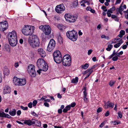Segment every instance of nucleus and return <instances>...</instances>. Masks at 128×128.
<instances>
[{"label": "nucleus", "mask_w": 128, "mask_h": 128, "mask_svg": "<svg viewBox=\"0 0 128 128\" xmlns=\"http://www.w3.org/2000/svg\"><path fill=\"white\" fill-rule=\"evenodd\" d=\"M34 26L26 25L24 26L22 31L24 35H30L28 39V42L30 46L33 48H37L40 46L39 39L36 36L32 35L34 33Z\"/></svg>", "instance_id": "obj_1"}, {"label": "nucleus", "mask_w": 128, "mask_h": 128, "mask_svg": "<svg viewBox=\"0 0 128 128\" xmlns=\"http://www.w3.org/2000/svg\"><path fill=\"white\" fill-rule=\"evenodd\" d=\"M8 38L10 44L12 46H16L17 43V36L15 31L10 32L8 34Z\"/></svg>", "instance_id": "obj_2"}, {"label": "nucleus", "mask_w": 128, "mask_h": 128, "mask_svg": "<svg viewBox=\"0 0 128 128\" xmlns=\"http://www.w3.org/2000/svg\"><path fill=\"white\" fill-rule=\"evenodd\" d=\"M67 37L72 41H76L78 38V34L74 30L71 31H68L66 33Z\"/></svg>", "instance_id": "obj_3"}, {"label": "nucleus", "mask_w": 128, "mask_h": 128, "mask_svg": "<svg viewBox=\"0 0 128 128\" xmlns=\"http://www.w3.org/2000/svg\"><path fill=\"white\" fill-rule=\"evenodd\" d=\"M71 59L70 56L68 54L64 55L63 58V65L66 66H69L71 64Z\"/></svg>", "instance_id": "obj_4"}, {"label": "nucleus", "mask_w": 128, "mask_h": 128, "mask_svg": "<svg viewBox=\"0 0 128 128\" xmlns=\"http://www.w3.org/2000/svg\"><path fill=\"white\" fill-rule=\"evenodd\" d=\"M27 71L32 77H35L36 75V72L35 70L34 66L32 64H30L28 66Z\"/></svg>", "instance_id": "obj_5"}, {"label": "nucleus", "mask_w": 128, "mask_h": 128, "mask_svg": "<svg viewBox=\"0 0 128 128\" xmlns=\"http://www.w3.org/2000/svg\"><path fill=\"white\" fill-rule=\"evenodd\" d=\"M41 27V30L46 35H49L51 31V29L50 26L48 25H42L40 26Z\"/></svg>", "instance_id": "obj_6"}, {"label": "nucleus", "mask_w": 128, "mask_h": 128, "mask_svg": "<svg viewBox=\"0 0 128 128\" xmlns=\"http://www.w3.org/2000/svg\"><path fill=\"white\" fill-rule=\"evenodd\" d=\"M64 18L68 22L70 23L74 22L77 19V18L76 16H71L70 14H65Z\"/></svg>", "instance_id": "obj_7"}, {"label": "nucleus", "mask_w": 128, "mask_h": 128, "mask_svg": "<svg viewBox=\"0 0 128 128\" xmlns=\"http://www.w3.org/2000/svg\"><path fill=\"white\" fill-rule=\"evenodd\" d=\"M56 45L55 40L53 39H51L50 40L47 46V50L49 52H51L54 49Z\"/></svg>", "instance_id": "obj_8"}, {"label": "nucleus", "mask_w": 128, "mask_h": 128, "mask_svg": "<svg viewBox=\"0 0 128 128\" xmlns=\"http://www.w3.org/2000/svg\"><path fill=\"white\" fill-rule=\"evenodd\" d=\"M40 71H46L48 69V66L46 62L43 59L40 58Z\"/></svg>", "instance_id": "obj_9"}, {"label": "nucleus", "mask_w": 128, "mask_h": 128, "mask_svg": "<svg viewBox=\"0 0 128 128\" xmlns=\"http://www.w3.org/2000/svg\"><path fill=\"white\" fill-rule=\"evenodd\" d=\"M56 12L58 13H62L65 10L64 4H62L56 6L55 8Z\"/></svg>", "instance_id": "obj_10"}, {"label": "nucleus", "mask_w": 128, "mask_h": 128, "mask_svg": "<svg viewBox=\"0 0 128 128\" xmlns=\"http://www.w3.org/2000/svg\"><path fill=\"white\" fill-rule=\"evenodd\" d=\"M8 24L6 22L0 23V30L4 31L8 28Z\"/></svg>", "instance_id": "obj_11"}, {"label": "nucleus", "mask_w": 128, "mask_h": 128, "mask_svg": "<svg viewBox=\"0 0 128 128\" xmlns=\"http://www.w3.org/2000/svg\"><path fill=\"white\" fill-rule=\"evenodd\" d=\"M13 83L16 86H20V78L14 77L13 78Z\"/></svg>", "instance_id": "obj_12"}, {"label": "nucleus", "mask_w": 128, "mask_h": 128, "mask_svg": "<svg viewBox=\"0 0 128 128\" xmlns=\"http://www.w3.org/2000/svg\"><path fill=\"white\" fill-rule=\"evenodd\" d=\"M33 119H32V120H23L22 121H24V124H26L29 126H30L33 124H35V122L34 121H32V120Z\"/></svg>", "instance_id": "obj_13"}, {"label": "nucleus", "mask_w": 128, "mask_h": 128, "mask_svg": "<svg viewBox=\"0 0 128 128\" xmlns=\"http://www.w3.org/2000/svg\"><path fill=\"white\" fill-rule=\"evenodd\" d=\"M10 88L9 86H6L4 88L3 92V93L4 94L10 93Z\"/></svg>", "instance_id": "obj_14"}, {"label": "nucleus", "mask_w": 128, "mask_h": 128, "mask_svg": "<svg viewBox=\"0 0 128 128\" xmlns=\"http://www.w3.org/2000/svg\"><path fill=\"white\" fill-rule=\"evenodd\" d=\"M104 104L105 105L107 106V108H112L114 107V103L110 102V101H108L106 102H105Z\"/></svg>", "instance_id": "obj_15"}, {"label": "nucleus", "mask_w": 128, "mask_h": 128, "mask_svg": "<svg viewBox=\"0 0 128 128\" xmlns=\"http://www.w3.org/2000/svg\"><path fill=\"white\" fill-rule=\"evenodd\" d=\"M54 60L55 62L56 63L59 64L60 63L62 60V57L61 55L58 56L54 58Z\"/></svg>", "instance_id": "obj_16"}, {"label": "nucleus", "mask_w": 128, "mask_h": 128, "mask_svg": "<svg viewBox=\"0 0 128 128\" xmlns=\"http://www.w3.org/2000/svg\"><path fill=\"white\" fill-rule=\"evenodd\" d=\"M26 80L25 78H20V86H22L25 85L26 84Z\"/></svg>", "instance_id": "obj_17"}, {"label": "nucleus", "mask_w": 128, "mask_h": 128, "mask_svg": "<svg viewBox=\"0 0 128 128\" xmlns=\"http://www.w3.org/2000/svg\"><path fill=\"white\" fill-rule=\"evenodd\" d=\"M61 53L59 50L55 51L53 54L54 58L58 56H61Z\"/></svg>", "instance_id": "obj_18"}, {"label": "nucleus", "mask_w": 128, "mask_h": 128, "mask_svg": "<svg viewBox=\"0 0 128 128\" xmlns=\"http://www.w3.org/2000/svg\"><path fill=\"white\" fill-rule=\"evenodd\" d=\"M46 55L45 51L42 48H40V57L44 58Z\"/></svg>", "instance_id": "obj_19"}, {"label": "nucleus", "mask_w": 128, "mask_h": 128, "mask_svg": "<svg viewBox=\"0 0 128 128\" xmlns=\"http://www.w3.org/2000/svg\"><path fill=\"white\" fill-rule=\"evenodd\" d=\"M36 65L39 68L38 70H37V72L39 74H40V58H39L38 60L36 62Z\"/></svg>", "instance_id": "obj_20"}, {"label": "nucleus", "mask_w": 128, "mask_h": 128, "mask_svg": "<svg viewBox=\"0 0 128 128\" xmlns=\"http://www.w3.org/2000/svg\"><path fill=\"white\" fill-rule=\"evenodd\" d=\"M9 114L12 116H15L16 114V110L14 109H13L9 112Z\"/></svg>", "instance_id": "obj_21"}, {"label": "nucleus", "mask_w": 128, "mask_h": 128, "mask_svg": "<svg viewBox=\"0 0 128 128\" xmlns=\"http://www.w3.org/2000/svg\"><path fill=\"white\" fill-rule=\"evenodd\" d=\"M125 34V32L123 30H121L119 34L117 36L120 38H122L123 36Z\"/></svg>", "instance_id": "obj_22"}, {"label": "nucleus", "mask_w": 128, "mask_h": 128, "mask_svg": "<svg viewBox=\"0 0 128 128\" xmlns=\"http://www.w3.org/2000/svg\"><path fill=\"white\" fill-rule=\"evenodd\" d=\"M9 70L8 68H5L4 70V75L7 76L9 74Z\"/></svg>", "instance_id": "obj_23"}, {"label": "nucleus", "mask_w": 128, "mask_h": 128, "mask_svg": "<svg viewBox=\"0 0 128 128\" xmlns=\"http://www.w3.org/2000/svg\"><path fill=\"white\" fill-rule=\"evenodd\" d=\"M46 35L44 34H42V41L43 42H45L46 40Z\"/></svg>", "instance_id": "obj_24"}, {"label": "nucleus", "mask_w": 128, "mask_h": 128, "mask_svg": "<svg viewBox=\"0 0 128 128\" xmlns=\"http://www.w3.org/2000/svg\"><path fill=\"white\" fill-rule=\"evenodd\" d=\"M78 78L76 77L75 78H73L72 80V82L73 83H76L78 82Z\"/></svg>", "instance_id": "obj_25"}, {"label": "nucleus", "mask_w": 128, "mask_h": 128, "mask_svg": "<svg viewBox=\"0 0 128 128\" xmlns=\"http://www.w3.org/2000/svg\"><path fill=\"white\" fill-rule=\"evenodd\" d=\"M58 41L60 44H62L63 39L61 36H58Z\"/></svg>", "instance_id": "obj_26"}, {"label": "nucleus", "mask_w": 128, "mask_h": 128, "mask_svg": "<svg viewBox=\"0 0 128 128\" xmlns=\"http://www.w3.org/2000/svg\"><path fill=\"white\" fill-rule=\"evenodd\" d=\"M89 65L87 63H86L85 64L81 66L82 68L84 69H86L88 67Z\"/></svg>", "instance_id": "obj_27"}, {"label": "nucleus", "mask_w": 128, "mask_h": 128, "mask_svg": "<svg viewBox=\"0 0 128 128\" xmlns=\"http://www.w3.org/2000/svg\"><path fill=\"white\" fill-rule=\"evenodd\" d=\"M113 47V46L111 44H109L108 45V47L106 48V50L108 51H110Z\"/></svg>", "instance_id": "obj_28"}, {"label": "nucleus", "mask_w": 128, "mask_h": 128, "mask_svg": "<svg viewBox=\"0 0 128 128\" xmlns=\"http://www.w3.org/2000/svg\"><path fill=\"white\" fill-rule=\"evenodd\" d=\"M116 82V81L114 80H111L109 82V85L111 87Z\"/></svg>", "instance_id": "obj_29"}, {"label": "nucleus", "mask_w": 128, "mask_h": 128, "mask_svg": "<svg viewBox=\"0 0 128 128\" xmlns=\"http://www.w3.org/2000/svg\"><path fill=\"white\" fill-rule=\"evenodd\" d=\"M122 43V42H118L114 45V46L115 48H117L120 46Z\"/></svg>", "instance_id": "obj_30"}, {"label": "nucleus", "mask_w": 128, "mask_h": 128, "mask_svg": "<svg viewBox=\"0 0 128 128\" xmlns=\"http://www.w3.org/2000/svg\"><path fill=\"white\" fill-rule=\"evenodd\" d=\"M106 7L104 6H103L101 7V9L103 10V11L104 12H106L108 11V10L107 9H106Z\"/></svg>", "instance_id": "obj_31"}, {"label": "nucleus", "mask_w": 128, "mask_h": 128, "mask_svg": "<svg viewBox=\"0 0 128 128\" xmlns=\"http://www.w3.org/2000/svg\"><path fill=\"white\" fill-rule=\"evenodd\" d=\"M5 114L4 112H0V117L4 118L5 116Z\"/></svg>", "instance_id": "obj_32"}, {"label": "nucleus", "mask_w": 128, "mask_h": 128, "mask_svg": "<svg viewBox=\"0 0 128 128\" xmlns=\"http://www.w3.org/2000/svg\"><path fill=\"white\" fill-rule=\"evenodd\" d=\"M70 105L71 107L73 108L76 105V103L74 102H72Z\"/></svg>", "instance_id": "obj_33"}, {"label": "nucleus", "mask_w": 128, "mask_h": 128, "mask_svg": "<svg viewBox=\"0 0 128 128\" xmlns=\"http://www.w3.org/2000/svg\"><path fill=\"white\" fill-rule=\"evenodd\" d=\"M118 59V57L117 56H115L114 57H113L112 58V60L114 61H117Z\"/></svg>", "instance_id": "obj_34"}, {"label": "nucleus", "mask_w": 128, "mask_h": 128, "mask_svg": "<svg viewBox=\"0 0 128 128\" xmlns=\"http://www.w3.org/2000/svg\"><path fill=\"white\" fill-rule=\"evenodd\" d=\"M90 70V69L88 68L86 70L84 71L83 73V74L84 75L85 74H87V73H88L89 72Z\"/></svg>", "instance_id": "obj_35"}, {"label": "nucleus", "mask_w": 128, "mask_h": 128, "mask_svg": "<svg viewBox=\"0 0 128 128\" xmlns=\"http://www.w3.org/2000/svg\"><path fill=\"white\" fill-rule=\"evenodd\" d=\"M118 117H119L120 118H121L122 117V114L121 112L119 111L118 112Z\"/></svg>", "instance_id": "obj_36"}, {"label": "nucleus", "mask_w": 128, "mask_h": 128, "mask_svg": "<svg viewBox=\"0 0 128 128\" xmlns=\"http://www.w3.org/2000/svg\"><path fill=\"white\" fill-rule=\"evenodd\" d=\"M123 2H122V3L121 4L119 7V9L120 10V11H122L124 10V8H122V4H123Z\"/></svg>", "instance_id": "obj_37"}, {"label": "nucleus", "mask_w": 128, "mask_h": 128, "mask_svg": "<svg viewBox=\"0 0 128 128\" xmlns=\"http://www.w3.org/2000/svg\"><path fill=\"white\" fill-rule=\"evenodd\" d=\"M44 105L46 107H49V104L46 102H44Z\"/></svg>", "instance_id": "obj_38"}, {"label": "nucleus", "mask_w": 128, "mask_h": 128, "mask_svg": "<svg viewBox=\"0 0 128 128\" xmlns=\"http://www.w3.org/2000/svg\"><path fill=\"white\" fill-rule=\"evenodd\" d=\"M102 111V108H99L97 109V112L98 113H99Z\"/></svg>", "instance_id": "obj_39"}, {"label": "nucleus", "mask_w": 128, "mask_h": 128, "mask_svg": "<svg viewBox=\"0 0 128 128\" xmlns=\"http://www.w3.org/2000/svg\"><path fill=\"white\" fill-rule=\"evenodd\" d=\"M84 102L86 103H88V98H87L86 97L85 98V97H84Z\"/></svg>", "instance_id": "obj_40"}, {"label": "nucleus", "mask_w": 128, "mask_h": 128, "mask_svg": "<svg viewBox=\"0 0 128 128\" xmlns=\"http://www.w3.org/2000/svg\"><path fill=\"white\" fill-rule=\"evenodd\" d=\"M20 108L22 109L23 110H26L28 108L27 107H25L22 106H20Z\"/></svg>", "instance_id": "obj_41"}, {"label": "nucleus", "mask_w": 128, "mask_h": 128, "mask_svg": "<svg viewBox=\"0 0 128 128\" xmlns=\"http://www.w3.org/2000/svg\"><path fill=\"white\" fill-rule=\"evenodd\" d=\"M37 103V101L36 100H34L32 102L33 106H36Z\"/></svg>", "instance_id": "obj_42"}, {"label": "nucleus", "mask_w": 128, "mask_h": 128, "mask_svg": "<svg viewBox=\"0 0 128 128\" xmlns=\"http://www.w3.org/2000/svg\"><path fill=\"white\" fill-rule=\"evenodd\" d=\"M105 125V123L104 122H102L99 126V127L100 128L102 127Z\"/></svg>", "instance_id": "obj_43"}, {"label": "nucleus", "mask_w": 128, "mask_h": 128, "mask_svg": "<svg viewBox=\"0 0 128 128\" xmlns=\"http://www.w3.org/2000/svg\"><path fill=\"white\" fill-rule=\"evenodd\" d=\"M122 47L123 49L124 50L127 47V46L126 44H124L122 46Z\"/></svg>", "instance_id": "obj_44"}, {"label": "nucleus", "mask_w": 128, "mask_h": 128, "mask_svg": "<svg viewBox=\"0 0 128 128\" xmlns=\"http://www.w3.org/2000/svg\"><path fill=\"white\" fill-rule=\"evenodd\" d=\"M110 115V112L109 111H107L105 113V115L106 116H108Z\"/></svg>", "instance_id": "obj_45"}, {"label": "nucleus", "mask_w": 128, "mask_h": 128, "mask_svg": "<svg viewBox=\"0 0 128 128\" xmlns=\"http://www.w3.org/2000/svg\"><path fill=\"white\" fill-rule=\"evenodd\" d=\"M32 102H30L28 104V106L30 108H31L32 107Z\"/></svg>", "instance_id": "obj_46"}, {"label": "nucleus", "mask_w": 128, "mask_h": 128, "mask_svg": "<svg viewBox=\"0 0 128 128\" xmlns=\"http://www.w3.org/2000/svg\"><path fill=\"white\" fill-rule=\"evenodd\" d=\"M83 93L84 97H85V98L86 97L87 92H86V91H84Z\"/></svg>", "instance_id": "obj_47"}, {"label": "nucleus", "mask_w": 128, "mask_h": 128, "mask_svg": "<svg viewBox=\"0 0 128 128\" xmlns=\"http://www.w3.org/2000/svg\"><path fill=\"white\" fill-rule=\"evenodd\" d=\"M65 108H66L68 110H69L70 109L71 107L70 106V105H69L66 106L65 107Z\"/></svg>", "instance_id": "obj_48"}, {"label": "nucleus", "mask_w": 128, "mask_h": 128, "mask_svg": "<svg viewBox=\"0 0 128 128\" xmlns=\"http://www.w3.org/2000/svg\"><path fill=\"white\" fill-rule=\"evenodd\" d=\"M21 112L20 110H18L17 112V114L18 116H20L21 114Z\"/></svg>", "instance_id": "obj_49"}, {"label": "nucleus", "mask_w": 128, "mask_h": 128, "mask_svg": "<svg viewBox=\"0 0 128 128\" xmlns=\"http://www.w3.org/2000/svg\"><path fill=\"white\" fill-rule=\"evenodd\" d=\"M92 50H88V55H90L92 53Z\"/></svg>", "instance_id": "obj_50"}, {"label": "nucleus", "mask_w": 128, "mask_h": 128, "mask_svg": "<svg viewBox=\"0 0 128 128\" xmlns=\"http://www.w3.org/2000/svg\"><path fill=\"white\" fill-rule=\"evenodd\" d=\"M4 117L7 118H10L11 117V116L9 114H5V116Z\"/></svg>", "instance_id": "obj_51"}, {"label": "nucleus", "mask_w": 128, "mask_h": 128, "mask_svg": "<svg viewBox=\"0 0 128 128\" xmlns=\"http://www.w3.org/2000/svg\"><path fill=\"white\" fill-rule=\"evenodd\" d=\"M121 0H116L115 4H120L121 2Z\"/></svg>", "instance_id": "obj_52"}, {"label": "nucleus", "mask_w": 128, "mask_h": 128, "mask_svg": "<svg viewBox=\"0 0 128 128\" xmlns=\"http://www.w3.org/2000/svg\"><path fill=\"white\" fill-rule=\"evenodd\" d=\"M58 114H61L62 112V110L61 109H58Z\"/></svg>", "instance_id": "obj_53"}, {"label": "nucleus", "mask_w": 128, "mask_h": 128, "mask_svg": "<svg viewBox=\"0 0 128 128\" xmlns=\"http://www.w3.org/2000/svg\"><path fill=\"white\" fill-rule=\"evenodd\" d=\"M111 17V18L113 19H115V18H117V16H116L113 14L112 15Z\"/></svg>", "instance_id": "obj_54"}, {"label": "nucleus", "mask_w": 128, "mask_h": 128, "mask_svg": "<svg viewBox=\"0 0 128 128\" xmlns=\"http://www.w3.org/2000/svg\"><path fill=\"white\" fill-rule=\"evenodd\" d=\"M87 2L88 1H87L86 0H82L81 1L80 3H84V4H86Z\"/></svg>", "instance_id": "obj_55"}, {"label": "nucleus", "mask_w": 128, "mask_h": 128, "mask_svg": "<svg viewBox=\"0 0 128 128\" xmlns=\"http://www.w3.org/2000/svg\"><path fill=\"white\" fill-rule=\"evenodd\" d=\"M90 11L91 13H93V14L95 12V11L92 8L90 10Z\"/></svg>", "instance_id": "obj_56"}, {"label": "nucleus", "mask_w": 128, "mask_h": 128, "mask_svg": "<svg viewBox=\"0 0 128 128\" xmlns=\"http://www.w3.org/2000/svg\"><path fill=\"white\" fill-rule=\"evenodd\" d=\"M91 8L90 6H88L86 8V10L87 11H90Z\"/></svg>", "instance_id": "obj_57"}, {"label": "nucleus", "mask_w": 128, "mask_h": 128, "mask_svg": "<svg viewBox=\"0 0 128 128\" xmlns=\"http://www.w3.org/2000/svg\"><path fill=\"white\" fill-rule=\"evenodd\" d=\"M96 66V65H94L93 66H92L91 68H89L90 70H93L94 68H95Z\"/></svg>", "instance_id": "obj_58"}, {"label": "nucleus", "mask_w": 128, "mask_h": 128, "mask_svg": "<svg viewBox=\"0 0 128 128\" xmlns=\"http://www.w3.org/2000/svg\"><path fill=\"white\" fill-rule=\"evenodd\" d=\"M116 54H117V52H116V50H114L113 51L112 53V54L114 56Z\"/></svg>", "instance_id": "obj_59"}, {"label": "nucleus", "mask_w": 128, "mask_h": 128, "mask_svg": "<svg viewBox=\"0 0 128 128\" xmlns=\"http://www.w3.org/2000/svg\"><path fill=\"white\" fill-rule=\"evenodd\" d=\"M50 100L49 99H44V102H50Z\"/></svg>", "instance_id": "obj_60"}, {"label": "nucleus", "mask_w": 128, "mask_h": 128, "mask_svg": "<svg viewBox=\"0 0 128 128\" xmlns=\"http://www.w3.org/2000/svg\"><path fill=\"white\" fill-rule=\"evenodd\" d=\"M68 110L66 108H65L63 110V111L64 112L66 113V112Z\"/></svg>", "instance_id": "obj_61"}, {"label": "nucleus", "mask_w": 128, "mask_h": 128, "mask_svg": "<svg viewBox=\"0 0 128 128\" xmlns=\"http://www.w3.org/2000/svg\"><path fill=\"white\" fill-rule=\"evenodd\" d=\"M110 10H112V11H114L115 10L116 7L114 6H113L112 8H110Z\"/></svg>", "instance_id": "obj_62"}, {"label": "nucleus", "mask_w": 128, "mask_h": 128, "mask_svg": "<svg viewBox=\"0 0 128 128\" xmlns=\"http://www.w3.org/2000/svg\"><path fill=\"white\" fill-rule=\"evenodd\" d=\"M43 126L44 128H46L48 127V125L46 124H43Z\"/></svg>", "instance_id": "obj_63"}, {"label": "nucleus", "mask_w": 128, "mask_h": 128, "mask_svg": "<svg viewBox=\"0 0 128 128\" xmlns=\"http://www.w3.org/2000/svg\"><path fill=\"white\" fill-rule=\"evenodd\" d=\"M19 66L18 63L16 62L14 66L16 68H17Z\"/></svg>", "instance_id": "obj_64"}]
</instances>
